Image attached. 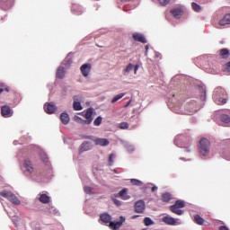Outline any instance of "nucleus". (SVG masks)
<instances>
[{
  "label": "nucleus",
  "instance_id": "1",
  "mask_svg": "<svg viewBox=\"0 0 230 230\" xmlns=\"http://www.w3.org/2000/svg\"><path fill=\"white\" fill-rule=\"evenodd\" d=\"M210 148H211V142H209L207 138H201L199 140V152L200 155H203V157L209 155Z\"/></svg>",
  "mask_w": 230,
  "mask_h": 230
},
{
  "label": "nucleus",
  "instance_id": "2",
  "mask_svg": "<svg viewBox=\"0 0 230 230\" xmlns=\"http://www.w3.org/2000/svg\"><path fill=\"white\" fill-rule=\"evenodd\" d=\"M93 108H89L84 113V118L86 120L83 119L78 116H75V121H77V123H81L82 125H91V123H93Z\"/></svg>",
  "mask_w": 230,
  "mask_h": 230
},
{
  "label": "nucleus",
  "instance_id": "3",
  "mask_svg": "<svg viewBox=\"0 0 230 230\" xmlns=\"http://www.w3.org/2000/svg\"><path fill=\"white\" fill-rule=\"evenodd\" d=\"M1 197L4 199H8L10 202L14 204L15 206H21V200H19V198L15 194H13L12 191H1L0 192Z\"/></svg>",
  "mask_w": 230,
  "mask_h": 230
},
{
  "label": "nucleus",
  "instance_id": "4",
  "mask_svg": "<svg viewBox=\"0 0 230 230\" xmlns=\"http://www.w3.org/2000/svg\"><path fill=\"white\" fill-rule=\"evenodd\" d=\"M86 139H92V141H93V143H95V145L99 146H109V144H110L109 139L107 138H100V137L93 138V137L88 136L86 137Z\"/></svg>",
  "mask_w": 230,
  "mask_h": 230
},
{
  "label": "nucleus",
  "instance_id": "5",
  "mask_svg": "<svg viewBox=\"0 0 230 230\" xmlns=\"http://www.w3.org/2000/svg\"><path fill=\"white\" fill-rule=\"evenodd\" d=\"M170 13L174 19H181L184 15V7H175L170 11Z\"/></svg>",
  "mask_w": 230,
  "mask_h": 230
},
{
  "label": "nucleus",
  "instance_id": "6",
  "mask_svg": "<svg viewBox=\"0 0 230 230\" xmlns=\"http://www.w3.org/2000/svg\"><path fill=\"white\" fill-rule=\"evenodd\" d=\"M135 213H145V209H146V205H145V201L140 199L137 201L134 205Z\"/></svg>",
  "mask_w": 230,
  "mask_h": 230
},
{
  "label": "nucleus",
  "instance_id": "7",
  "mask_svg": "<svg viewBox=\"0 0 230 230\" xmlns=\"http://www.w3.org/2000/svg\"><path fill=\"white\" fill-rule=\"evenodd\" d=\"M162 222L164 224H166L167 226H179L181 223H179V219H175L170 216H165L162 218Z\"/></svg>",
  "mask_w": 230,
  "mask_h": 230
},
{
  "label": "nucleus",
  "instance_id": "8",
  "mask_svg": "<svg viewBox=\"0 0 230 230\" xmlns=\"http://www.w3.org/2000/svg\"><path fill=\"white\" fill-rule=\"evenodd\" d=\"M23 168L25 169V172L30 174L34 173L35 172V167H33V164L30 159L24 160Z\"/></svg>",
  "mask_w": 230,
  "mask_h": 230
},
{
  "label": "nucleus",
  "instance_id": "9",
  "mask_svg": "<svg viewBox=\"0 0 230 230\" xmlns=\"http://www.w3.org/2000/svg\"><path fill=\"white\" fill-rule=\"evenodd\" d=\"M44 111L47 114H54V112H57V105L53 102H46Z\"/></svg>",
  "mask_w": 230,
  "mask_h": 230
},
{
  "label": "nucleus",
  "instance_id": "10",
  "mask_svg": "<svg viewBox=\"0 0 230 230\" xmlns=\"http://www.w3.org/2000/svg\"><path fill=\"white\" fill-rule=\"evenodd\" d=\"M13 4V0H0V8L6 12L10 10Z\"/></svg>",
  "mask_w": 230,
  "mask_h": 230
},
{
  "label": "nucleus",
  "instance_id": "11",
  "mask_svg": "<svg viewBox=\"0 0 230 230\" xmlns=\"http://www.w3.org/2000/svg\"><path fill=\"white\" fill-rule=\"evenodd\" d=\"M92 67H93V66H91V64H89V63L82 65L80 67V71H81L83 76L87 77L91 73Z\"/></svg>",
  "mask_w": 230,
  "mask_h": 230
},
{
  "label": "nucleus",
  "instance_id": "12",
  "mask_svg": "<svg viewBox=\"0 0 230 230\" xmlns=\"http://www.w3.org/2000/svg\"><path fill=\"white\" fill-rule=\"evenodd\" d=\"M125 222V217L123 216L120 217V220L117 222H111L110 223V227L112 230H118L121 226H123V223Z\"/></svg>",
  "mask_w": 230,
  "mask_h": 230
},
{
  "label": "nucleus",
  "instance_id": "13",
  "mask_svg": "<svg viewBox=\"0 0 230 230\" xmlns=\"http://www.w3.org/2000/svg\"><path fill=\"white\" fill-rule=\"evenodd\" d=\"M75 102H73V107L75 111H82L84 107H82V102H80V97L77 95L74 96Z\"/></svg>",
  "mask_w": 230,
  "mask_h": 230
},
{
  "label": "nucleus",
  "instance_id": "14",
  "mask_svg": "<svg viewBox=\"0 0 230 230\" xmlns=\"http://www.w3.org/2000/svg\"><path fill=\"white\" fill-rule=\"evenodd\" d=\"M100 220L102 221L103 224H111V222H112V217L109 213H103L101 214Z\"/></svg>",
  "mask_w": 230,
  "mask_h": 230
},
{
  "label": "nucleus",
  "instance_id": "15",
  "mask_svg": "<svg viewBox=\"0 0 230 230\" xmlns=\"http://www.w3.org/2000/svg\"><path fill=\"white\" fill-rule=\"evenodd\" d=\"M1 112L4 118H10V116H12V109L9 106H3Z\"/></svg>",
  "mask_w": 230,
  "mask_h": 230
},
{
  "label": "nucleus",
  "instance_id": "16",
  "mask_svg": "<svg viewBox=\"0 0 230 230\" xmlns=\"http://www.w3.org/2000/svg\"><path fill=\"white\" fill-rule=\"evenodd\" d=\"M133 39L137 42H142V44H146V38H145V36L143 34H140V33H137V32L134 33L133 34Z\"/></svg>",
  "mask_w": 230,
  "mask_h": 230
},
{
  "label": "nucleus",
  "instance_id": "17",
  "mask_svg": "<svg viewBox=\"0 0 230 230\" xmlns=\"http://www.w3.org/2000/svg\"><path fill=\"white\" fill-rule=\"evenodd\" d=\"M224 94H226V90L222 87H217L215 89L213 98L217 100V98H220V96H224Z\"/></svg>",
  "mask_w": 230,
  "mask_h": 230
},
{
  "label": "nucleus",
  "instance_id": "18",
  "mask_svg": "<svg viewBox=\"0 0 230 230\" xmlns=\"http://www.w3.org/2000/svg\"><path fill=\"white\" fill-rule=\"evenodd\" d=\"M66 76V67L64 66H58L57 73H56V77L58 78L59 80H62Z\"/></svg>",
  "mask_w": 230,
  "mask_h": 230
},
{
  "label": "nucleus",
  "instance_id": "19",
  "mask_svg": "<svg viewBox=\"0 0 230 230\" xmlns=\"http://www.w3.org/2000/svg\"><path fill=\"white\" fill-rule=\"evenodd\" d=\"M128 191V189L127 188L123 189L119 192V197H120L122 200H128V199H130V196L127 194Z\"/></svg>",
  "mask_w": 230,
  "mask_h": 230
},
{
  "label": "nucleus",
  "instance_id": "20",
  "mask_svg": "<svg viewBox=\"0 0 230 230\" xmlns=\"http://www.w3.org/2000/svg\"><path fill=\"white\" fill-rule=\"evenodd\" d=\"M91 148H93V146L90 142H84L80 146V153L87 152L88 150H91Z\"/></svg>",
  "mask_w": 230,
  "mask_h": 230
},
{
  "label": "nucleus",
  "instance_id": "21",
  "mask_svg": "<svg viewBox=\"0 0 230 230\" xmlns=\"http://www.w3.org/2000/svg\"><path fill=\"white\" fill-rule=\"evenodd\" d=\"M219 24L220 26L230 24V13L226 14L224 18L219 21Z\"/></svg>",
  "mask_w": 230,
  "mask_h": 230
},
{
  "label": "nucleus",
  "instance_id": "22",
  "mask_svg": "<svg viewBox=\"0 0 230 230\" xmlns=\"http://www.w3.org/2000/svg\"><path fill=\"white\" fill-rule=\"evenodd\" d=\"M60 120L63 125H67L69 123V114L63 112L60 114Z\"/></svg>",
  "mask_w": 230,
  "mask_h": 230
},
{
  "label": "nucleus",
  "instance_id": "23",
  "mask_svg": "<svg viewBox=\"0 0 230 230\" xmlns=\"http://www.w3.org/2000/svg\"><path fill=\"white\" fill-rule=\"evenodd\" d=\"M170 211L172 213H174V215H178V216L184 215V210H181L179 208L173 205L170 207Z\"/></svg>",
  "mask_w": 230,
  "mask_h": 230
},
{
  "label": "nucleus",
  "instance_id": "24",
  "mask_svg": "<svg viewBox=\"0 0 230 230\" xmlns=\"http://www.w3.org/2000/svg\"><path fill=\"white\" fill-rule=\"evenodd\" d=\"M39 200L42 204H49L50 198H49V196H48V194H40Z\"/></svg>",
  "mask_w": 230,
  "mask_h": 230
},
{
  "label": "nucleus",
  "instance_id": "25",
  "mask_svg": "<svg viewBox=\"0 0 230 230\" xmlns=\"http://www.w3.org/2000/svg\"><path fill=\"white\" fill-rule=\"evenodd\" d=\"M229 49H222L219 50V57H221V58H229Z\"/></svg>",
  "mask_w": 230,
  "mask_h": 230
},
{
  "label": "nucleus",
  "instance_id": "26",
  "mask_svg": "<svg viewBox=\"0 0 230 230\" xmlns=\"http://www.w3.org/2000/svg\"><path fill=\"white\" fill-rule=\"evenodd\" d=\"M194 222L198 226H204V223L206 222V220H204V218H202V217H200V215H195L194 216Z\"/></svg>",
  "mask_w": 230,
  "mask_h": 230
},
{
  "label": "nucleus",
  "instance_id": "27",
  "mask_svg": "<svg viewBox=\"0 0 230 230\" xmlns=\"http://www.w3.org/2000/svg\"><path fill=\"white\" fill-rule=\"evenodd\" d=\"M172 200V194L165 192L162 195L163 202H170Z\"/></svg>",
  "mask_w": 230,
  "mask_h": 230
},
{
  "label": "nucleus",
  "instance_id": "28",
  "mask_svg": "<svg viewBox=\"0 0 230 230\" xmlns=\"http://www.w3.org/2000/svg\"><path fill=\"white\" fill-rule=\"evenodd\" d=\"M172 206H175L176 208H179L181 209L186 207V203L184 202V200L178 199Z\"/></svg>",
  "mask_w": 230,
  "mask_h": 230
},
{
  "label": "nucleus",
  "instance_id": "29",
  "mask_svg": "<svg viewBox=\"0 0 230 230\" xmlns=\"http://www.w3.org/2000/svg\"><path fill=\"white\" fill-rule=\"evenodd\" d=\"M220 119L223 123L229 124L230 123V117L227 114H223L220 117Z\"/></svg>",
  "mask_w": 230,
  "mask_h": 230
},
{
  "label": "nucleus",
  "instance_id": "30",
  "mask_svg": "<svg viewBox=\"0 0 230 230\" xmlns=\"http://www.w3.org/2000/svg\"><path fill=\"white\" fill-rule=\"evenodd\" d=\"M132 69H134V66L131 63H129L127 66L126 69L123 70V75H128V73H130V71H132Z\"/></svg>",
  "mask_w": 230,
  "mask_h": 230
},
{
  "label": "nucleus",
  "instance_id": "31",
  "mask_svg": "<svg viewBox=\"0 0 230 230\" xmlns=\"http://www.w3.org/2000/svg\"><path fill=\"white\" fill-rule=\"evenodd\" d=\"M130 183L133 185V186H143V181L137 180V179H131L130 180Z\"/></svg>",
  "mask_w": 230,
  "mask_h": 230
},
{
  "label": "nucleus",
  "instance_id": "32",
  "mask_svg": "<svg viewBox=\"0 0 230 230\" xmlns=\"http://www.w3.org/2000/svg\"><path fill=\"white\" fill-rule=\"evenodd\" d=\"M123 96H125V93H119V94L116 95V96L113 97V99L111 100V103H116V102L121 100V98H123Z\"/></svg>",
  "mask_w": 230,
  "mask_h": 230
},
{
  "label": "nucleus",
  "instance_id": "33",
  "mask_svg": "<svg viewBox=\"0 0 230 230\" xmlns=\"http://www.w3.org/2000/svg\"><path fill=\"white\" fill-rule=\"evenodd\" d=\"M192 9L194 10V12H200V10H202V7H200V5H199V4L193 2L191 4Z\"/></svg>",
  "mask_w": 230,
  "mask_h": 230
},
{
  "label": "nucleus",
  "instance_id": "34",
  "mask_svg": "<svg viewBox=\"0 0 230 230\" xmlns=\"http://www.w3.org/2000/svg\"><path fill=\"white\" fill-rule=\"evenodd\" d=\"M145 226H154V221L150 217H145L144 219Z\"/></svg>",
  "mask_w": 230,
  "mask_h": 230
},
{
  "label": "nucleus",
  "instance_id": "35",
  "mask_svg": "<svg viewBox=\"0 0 230 230\" xmlns=\"http://www.w3.org/2000/svg\"><path fill=\"white\" fill-rule=\"evenodd\" d=\"M93 125H94V127H100V125H102V117L101 116L97 117L94 119Z\"/></svg>",
  "mask_w": 230,
  "mask_h": 230
},
{
  "label": "nucleus",
  "instance_id": "36",
  "mask_svg": "<svg viewBox=\"0 0 230 230\" xmlns=\"http://www.w3.org/2000/svg\"><path fill=\"white\" fill-rule=\"evenodd\" d=\"M119 128L121 130H127V128H128V122H121L120 124H119Z\"/></svg>",
  "mask_w": 230,
  "mask_h": 230
},
{
  "label": "nucleus",
  "instance_id": "37",
  "mask_svg": "<svg viewBox=\"0 0 230 230\" xmlns=\"http://www.w3.org/2000/svg\"><path fill=\"white\" fill-rule=\"evenodd\" d=\"M114 157H116L114 154L109 155V166H112V164H114Z\"/></svg>",
  "mask_w": 230,
  "mask_h": 230
},
{
  "label": "nucleus",
  "instance_id": "38",
  "mask_svg": "<svg viewBox=\"0 0 230 230\" xmlns=\"http://www.w3.org/2000/svg\"><path fill=\"white\" fill-rule=\"evenodd\" d=\"M72 12H82V7L75 4L72 5Z\"/></svg>",
  "mask_w": 230,
  "mask_h": 230
},
{
  "label": "nucleus",
  "instance_id": "39",
  "mask_svg": "<svg viewBox=\"0 0 230 230\" xmlns=\"http://www.w3.org/2000/svg\"><path fill=\"white\" fill-rule=\"evenodd\" d=\"M0 87H1L0 88V94H1V93L4 92V91L6 93H9V91H10V88L8 86L3 84H0Z\"/></svg>",
  "mask_w": 230,
  "mask_h": 230
},
{
  "label": "nucleus",
  "instance_id": "40",
  "mask_svg": "<svg viewBox=\"0 0 230 230\" xmlns=\"http://www.w3.org/2000/svg\"><path fill=\"white\" fill-rule=\"evenodd\" d=\"M185 152H187L188 154H190V152H191V142H189L188 145H185L183 146Z\"/></svg>",
  "mask_w": 230,
  "mask_h": 230
},
{
  "label": "nucleus",
  "instance_id": "41",
  "mask_svg": "<svg viewBox=\"0 0 230 230\" xmlns=\"http://www.w3.org/2000/svg\"><path fill=\"white\" fill-rule=\"evenodd\" d=\"M158 2L160 3L161 6H166L170 4V0H158Z\"/></svg>",
  "mask_w": 230,
  "mask_h": 230
},
{
  "label": "nucleus",
  "instance_id": "42",
  "mask_svg": "<svg viewBox=\"0 0 230 230\" xmlns=\"http://www.w3.org/2000/svg\"><path fill=\"white\" fill-rule=\"evenodd\" d=\"M197 112V102H192V114H195Z\"/></svg>",
  "mask_w": 230,
  "mask_h": 230
},
{
  "label": "nucleus",
  "instance_id": "43",
  "mask_svg": "<svg viewBox=\"0 0 230 230\" xmlns=\"http://www.w3.org/2000/svg\"><path fill=\"white\" fill-rule=\"evenodd\" d=\"M84 192H85V193H88V194L91 193V191H92L91 187H84Z\"/></svg>",
  "mask_w": 230,
  "mask_h": 230
},
{
  "label": "nucleus",
  "instance_id": "44",
  "mask_svg": "<svg viewBox=\"0 0 230 230\" xmlns=\"http://www.w3.org/2000/svg\"><path fill=\"white\" fill-rule=\"evenodd\" d=\"M113 202L116 206H121V201H119V199H113Z\"/></svg>",
  "mask_w": 230,
  "mask_h": 230
},
{
  "label": "nucleus",
  "instance_id": "45",
  "mask_svg": "<svg viewBox=\"0 0 230 230\" xmlns=\"http://www.w3.org/2000/svg\"><path fill=\"white\" fill-rule=\"evenodd\" d=\"M219 102L220 103H227V100L226 99H224L222 97L219 98Z\"/></svg>",
  "mask_w": 230,
  "mask_h": 230
},
{
  "label": "nucleus",
  "instance_id": "46",
  "mask_svg": "<svg viewBox=\"0 0 230 230\" xmlns=\"http://www.w3.org/2000/svg\"><path fill=\"white\" fill-rule=\"evenodd\" d=\"M134 74L136 75L137 73V69H139V65H136L134 67Z\"/></svg>",
  "mask_w": 230,
  "mask_h": 230
},
{
  "label": "nucleus",
  "instance_id": "47",
  "mask_svg": "<svg viewBox=\"0 0 230 230\" xmlns=\"http://www.w3.org/2000/svg\"><path fill=\"white\" fill-rule=\"evenodd\" d=\"M150 47H148V45H146V56L148 55V49Z\"/></svg>",
  "mask_w": 230,
  "mask_h": 230
},
{
  "label": "nucleus",
  "instance_id": "48",
  "mask_svg": "<svg viewBox=\"0 0 230 230\" xmlns=\"http://www.w3.org/2000/svg\"><path fill=\"white\" fill-rule=\"evenodd\" d=\"M151 191H157V186H154V187H152V189H151Z\"/></svg>",
  "mask_w": 230,
  "mask_h": 230
},
{
  "label": "nucleus",
  "instance_id": "49",
  "mask_svg": "<svg viewBox=\"0 0 230 230\" xmlns=\"http://www.w3.org/2000/svg\"><path fill=\"white\" fill-rule=\"evenodd\" d=\"M219 230H229V228H227L226 226H220Z\"/></svg>",
  "mask_w": 230,
  "mask_h": 230
},
{
  "label": "nucleus",
  "instance_id": "50",
  "mask_svg": "<svg viewBox=\"0 0 230 230\" xmlns=\"http://www.w3.org/2000/svg\"><path fill=\"white\" fill-rule=\"evenodd\" d=\"M121 3H130V1H134V0H120Z\"/></svg>",
  "mask_w": 230,
  "mask_h": 230
},
{
  "label": "nucleus",
  "instance_id": "51",
  "mask_svg": "<svg viewBox=\"0 0 230 230\" xmlns=\"http://www.w3.org/2000/svg\"><path fill=\"white\" fill-rule=\"evenodd\" d=\"M226 67L229 69V67H230V61L228 63H226Z\"/></svg>",
  "mask_w": 230,
  "mask_h": 230
},
{
  "label": "nucleus",
  "instance_id": "52",
  "mask_svg": "<svg viewBox=\"0 0 230 230\" xmlns=\"http://www.w3.org/2000/svg\"><path fill=\"white\" fill-rule=\"evenodd\" d=\"M130 105V101L125 105V107H128Z\"/></svg>",
  "mask_w": 230,
  "mask_h": 230
},
{
  "label": "nucleus",
  "instance_id": "53",
  "mask_svg": "<svg viewBox=\"0 0 230 230\" xmlns=\"http://www.w3.org/2000/svg\"><path fill=\"white\" fill-rule=\"evenodd\" d=\"M139 216H137V215H135V216H133L132 217V218L134 219V218H137Z\"/></svg>",
  "mask_w": 230,
  "mask_h": 230
},
{
  "label": "nucleus",
  "instance_id": "54",
  "mask_svg": "<svg viewBox=\"0 0 230 230\" xmlns=\"http://www.w3.org/2000/svg\"><path fill=\"white\" fill-rule=\"evenodd\" d=\"M114 173H118V170L114 169L113 170Z\"/></svg>",
  "mask_w": 230,
  "mask_h": 230
}]
</instances>
